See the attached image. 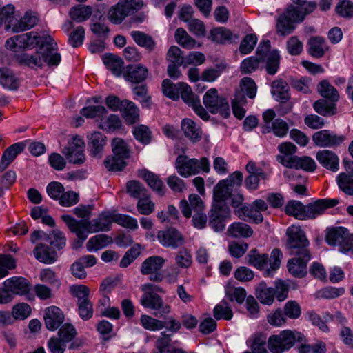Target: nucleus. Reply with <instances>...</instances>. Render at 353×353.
<instances>
[{
    "label": "nucleus",
    "instance_id": "nucleus-1",
    "mask_svg": "<svg viewBox=\"0 0 353 353\" xmlns=\"http://www.w3.org/2000/svg\"><path fill=\"white\" fill-rule=\"evenodd\" d=\"M287 235L286 247L290 254L293 256L288 262V270L296 278H303L307 273V263L312 258L308 249L309 240L299 226L289 227Z\"/></svg>",
    "mask_w": 353,
    "mask_h": 353
},
{
    "label": "nucleus",
    "instance_id": "nucleus-36",
    "mask_svg": "<svg viewBox=\"0 0 353 353\" xmlns=\"http://www.w3.org/2000/svg\"><path fill=\"white\" fill-rule=\"evenodd\" d=\"M103 61L108 69L115 76H120L123 67V61L119 57L110 54H105Z\"/></svg>",
    "mask_w": 353,
    "mask_h": 353
},
{
    "label": "nucleus",
    "instance_id": "nucleus-63",
    "mask_svg": "<svg viewBox=\"0 0 353 353\" xmlns=\"http://www.w3.org/2000/svg\"><path fill=\"white\" fill-rule=\"evenodd\" d=\"M303 343H300L301 345L298 348L299 353H325L326 345L322 341L314 345L304 344Z\"/></svg>",
    "mask_w": 353,
    "mask_h": 353
},
{
    "label": "nucleus",
    "instance_id": "nucleus-2",
    "mask_svg": "<svg viewBox=\"0 0 353 353\" xmlns=\"http://www.w3.org/2000/svg\"><path fill=\"white\" fill-rule=\"evenodd\" d=\"M40 46L34 54L21 53L16 55L17 61L31 68H41L43 62L49 66H57L61 61V55L57 52V44L52 37H43L37 41Z\"/></svg>",
    "mask_w": 353,
    "mask_h": 353
},
{
    "label": "nucleus",
    "instance_id": "nucleus-4",
    "mask_svg": "<svg viewBox=\"0 0 353 353\" xmlns=\"http://www.w3.org/2000/svg\"><path fill=\"white\" fill-rule=\"evenodd\" d=\"M316 8L314 1L303 2L299 6L289 5L285 12L277 19L276 31L281 36L290 34L295 28L294 23L303 21L305 17Z\"/></svg>",
    "mask_w": 353,
    "mask_h": 353
},
{
    "label": "nucleus",
    "instance_id": "nucleus-38",
    "mask_svg": "<svg viewBox=\"0 0 353 353\" xmlns=\"http://www.w3.org/2000/svg\"><path fill=\"white\" fill-rule=\"evenodd\" d=\"M285 212L298 219H305V207L300 201H290L285 207Z\"/></svg>",
    "mask_w": 353,
    "mask_h": 353
},
{
    "label": "nucleus",
    "instance_id": "nucleus-32",
    "mask_svg": "<svg viewBox=\"0 0 353 353\" xmlns=\"http://www.w3.org/2000/svg\"><path fill=\"white\" fill-rule=\"evenodd\" d=\"M228 232L234 238H248L253 234V230L246 223L236 222L229 226Z\"/></svg>",
    "mask_w": 353,
    "mask_h": 353
},
{
    "label": "nucleus",
    "instance_id": "nucleus-49",
    "mask_svg": "<svg viewBox=\"0 0 353 353\" xmlns=\"http://www.w3.org/2000/svg\"><path fill=\"white\" fill-rule=\"evenodd\" d=\"M175 39L176 42L184 48L192 49L196 46V41L183 28H179L176 29Z\"/></svg>",
    "mask_w": 353,
    "mask_h": 353
},
{
    "label": "nucleus",
    "instance_id": "nucleus-41",
    "mask_svg": "<svg viewBox=\"0 0 353 353\" xmlns=\"http://www.w3.org/2000/svg\"><path fill=\"white\" fill-rule=\"evenodd\" d=\"M347 231V229L343 227L333 228L330 229L326 234V242L330 245H337L339 247Z\"/></svg>",
    "mask_w": 353,
    "mask_h": 353
},
{
    "label": "nucleus",
    "instance_id": "nucleus-21",
    "mask_svg": "<svg viewBox=\"0 0 353 353\" xmlns=\"http://www.w3.org/2000/svg\"><path fill=\"white\" fill-rule=\"evenodd\" d=\"M24 144L18 142L8 147L3 153L0 161V170L3 171L24 149Z\"/></svg>",
    "mask_w": 353,
    "mask_h": 353
},
{
    "label": "nucleus",
    "instance_id": "nucleus-30",
    "mask_svg": "<svg viewBox=\"0 0 353 353\" xmlns=\"http://www.w3.org/2000/svg\"><path fill=\"white\" fill-rule=\"evenodd\" d=\"M290 87L286 81L283 80H276L272 83V94L275 97L277 101L285 102L290 98Z\"/></svg>",
    "mask_w": 353,
    "mask_h": 353
},
{
    "label": "nucleus",
    "instance_id": "nucleus-5",
    "mask_svg": "<svg viewBox=\"0 0 353 353\" xmlns=\"http://www.w3.org/2000/svg\"><path fill=\"white\" fill-rule=\"evenodd\" d=\"M305 336L296 330H283L279 334L272 335L268 341V346L272 353H283L289 350L296 343L305 342Z\"/></svg>",
    "mask_w": 353,
    "mask_h": 353
},
{
    "label": "nucleus",
    "instance_id": "nucleus-14",
    "mask_svg": "<svg viewBox=\"0 0 353 353\" xmlns=\"http://www.w3.org/2000/svg\"><path fill=\"white\" fill-rule=\"evenodd\" d=\"M141 304L145 308L154 311V315L162 317L170 312V306L164 303L161 297L155 292H143L140 299Z\"/></svg>",
    "mask_w": 353,
    "mask_h": 353
},
{
    "label": "nucleus",
    "instance_id": "nucleus-43",
    "mask_svg": "<svg viewBox=\"0 0 353 353\" xmlns=\"http://www.w3.org/2000/svg\"><path fill=\"white\" fill-rule=\"evenodd\" d=\"M314 110L325 117L332 116L336 112V107L334 103H329L324 99H320L313 104Z\"/></svg>",
    "mask_w": 353,
    "mask_h": 353
},
{
    "label": "nucleus",
    "instance_id": "nucleus-17",
    "mask_svg": "<svg viewBox=\"0 0 353 353\" xmlns=\"http://www.w3.org/2000/svg\"><path fill=\"white\" fill-rule=\"evenodd\" d=\"M279 161L287 168L302 169L307 172H313L316 167L315 161L307 156L280 157Z\"/></svg>",
    "mask_w": 353,
    "mask_h": 353
},
{
    "label": "nucleus",
    "instance_id": "nucleus-22",
    "mask_svg": "<svg viewBox=\"0 0 353 353\" xmlns=\"http://www.w3.org/2000/svg\"><path fill=\"white\" fill-rule=\"evenodd\" d=\"M88 139L91 155L94 157H101L106 145V137L99 132H94L90 134Z\"/></svg>",
    "mask_w": 353,
    "mask_h": 353
},
{
    "label": "nucleus",
    "instance_id": "nucleus-62",
    "mask_svg": "<svg viewBox=\"0 0 353 353\" xmlns=\"http://www.w3.org/2000/svg\"><path fill=\"white\" fill-rule=\"evenodd\" d=\"M137 207L141 214L149 215L154 210V203L146 194L139 199Z\"/></svg>",
    "mask_w": 353,
    "mask_h": 353
},
{
    "label": "nucleus",
    "instance_id": "nucleus-59",
    "mask_svg": "<svg viewBox=\"0 0 353 353\" xmlns=\"http://www.w3.org/2000/svg\"><path fill=\"white\" fill-rule=\"evenodd\" d=\"M127 192L131 196L137 199H140L147 194L145 188L137 181H131L127 183Z\"/></svg>",
    "mask_w": 353,
    "mask_h": 353
},
{
    "label": "nucleus",
    "instance_id": "nucleus-27",
    "mask_svg": "<svg viewBox=\"0 0 353 353\" xmlns=\"http://www.w3.org/2000/svg\"><path fill=\"white\" fill-rule=\"evenodd\" d=\"M35 258L41 263L50 264L57 259V254L48 245L39 244L34 249Z\"/></svg>",
    "mask_w": 353,
    "mask_h": 353
},
{
    "label": "nucleus",
    "instance_id": "nucleus-19",
    "mask_svg": "<svg viewBox=\"0 0 353 353\" xmlns=\"http://www.w3.org/2000/svg\"><path fill=\"white\" fill-rule=\"evenodd\" d=\"M3 286L8 288L13 295H25L30 290V283L23 277H12L3 282Z\"/></svg>",
    "mask_w": 353,
    "mask_h": 353
},
{
    "label": "nucleus",
    "instance_id": "nucleus-60",
    "mask_svg": "<svg viewBox=\"0 0 353 353\" xmlns=\"http://www.w3.org/2000/svg\"><path fill=\"white\" fill-rule=\"evenodd\" d=\"M121 126L119 117L115 114H110L107 119L101 120L100 127L106 131L113 132Z\"/></svg>",
    "mask_w": 353,
    "mask_h": 353
},
{
    "label": "nucleus",
    "instance_id": "nucleus-58",
    "mask_svg": "<svg viewBox=\"0 0 353 353\" xmlns=\"http://www.w3.org/2000/svg\"><path fill=\"white\" fill-rule=\"evenodd\" d=\"M133 134L135 139L143 144H148L151 141V132L145 125L134 127Z\"/></svg>",
    "mask_w": 353,
    "mask_h": 353
},
{
    "label": "nucleus",
    "instance_id": "nucleus-44",
    "mask_svg": "<svg viewBox=\"0 0 353 353\" xmlns=\"http://www.w3.org/2000/svg\"><path fill=\"white\" fill-rule=\"evenodd\" d=\"M213 315L215 319L230 320L233 316V312L226 301H222L217 304L213 310Z\"/></svg>",
    "mask_w": 353,
    "mask_h": 353
},
{
    "label": "nucleus",
    "instance_id": "nucleus-55",
    "mask_svg": "<svg viewBox=\"0 0 353 353\" xmlns=\"http://www.w3.org/2000/svg\"><path fill=\"white\" fill-rule=\"evenodd\" d=\"M180 85L179 97H181L183 101L189 106H191L199 100L198 97L193 93L192 88L188 84L182 82V84Z\"/></svg>",
    "mask_w": 353,
    "mask_h": 353
},
{
    "label": "nucleus",
    "instance_id": "nucleus-45",
    "mask_svg": "<svg viewBox=\"0 0 353 353\" xmlns=\"http://www.w3.org/2000/svg\"><path fill=\"white\" fill-rule=\"evenodd\" d=\"M182 82L178 83H172L170 79H165L162 83V90L166 97L172 100H178L179 99V90Z\"/></svg>",
    "mask_w": 353,
    "mask_h": 353
},
{
    "label": "nucleus",
    "instance_id": "nucleus-7",
    "mask_svg": "<svg viewBox=\"0 0 353 353\" xmlns=\"http://www.w3.org/2000/svg\"><path fill=\"white\" fill-rule=\"evenodd\" d=\"M113 156L107 157L104 164L109 171H121L126 165L125 160L130 157V149L125 141L114 138L112 141Z\"/></svg>",
    "mask_w": 353,
    "mask_h": 353
},
{
    "label": "nucleus",
    "instance_id": "nucleus-26",
    "mask_svg": "<svg viewBox=\"0 0 353 353\" xmlns=\"http://www.w3.org/2000/svg\"><path fill=\"white\" fill-rule=\"evenodd\" d=\"M308 52L315 57H322L326 51L328 50V46L325 39L320 37H312L308 41Z\"/></svg>",
    "mask_w": 353,
    "mask_h": 353
},
{
    "label": "nucleus",
    "instance_id": "nucleus-31",
    "mask_svg": "<svg viewBox=\"0 0 353 353\" xmlns=\"http://www.w3.org/2000/svg\"><path fill=\"white\" fill-rule=\"evenodd\" d=\"M256 298L263 304L271 305L275 296L274 290L272 288H268L265 283L261 282L256 288Z\"/></svg>",
    "mask_w": 353,
    "mask_h": 353
},
{
    "label": "nucleus",
    "instance_id": "nucleus-54",
    "mask_svg": "<svg viewBox=\"0 0 353 353\" xmlns=\"http://www.w3.org/2000/svg\"><path fill=\"white\" fill-rule=\"evenodd\" d=\"M140 321L145 329L150 331L160 330L165 327V322L145 314L141 316Z\"/></svg>",
    "mask_w": 353,
    "mask_h": 353
},
{
    "label": "nucleus",
    "instance_id": "nucleus-16",
    "mask_svg": "<svg viewBox=\"0 0 353 353\" xmlns=\"http://www.w3.org/2000/svg\"><path fill=\"white\" fill-rule=\"evenodd\" d=\"M157 239L163 246L173 249L182 246L185 243L183 234L174 228L159 231Z\"/></svg>",
    "mask_w": 353,
    "mask_h": 353
},
{
    "label": "nucleus",
    "instance_id": "nucleus-9",
    "mask_svg": "<svg viewBox=\"0 0 353 353\" xmlns=\"http://www.w3.org/2000/svg\"><path fill=\"white\" fill-rule=\"evenodd\" d=\"M203 101L206 108L212 114H220L224 118L230 114L228 101L225 98L219 96L216 88L210 89L203 96Z\"/></svg>",
    "mask_w": 353,
    "mask_h": 353
},
{
    "label": "nucleus",
    "instance_id": "nucleus-24",
    "mask_svg": "<svg viewBox=\"0 0 353 353\" xmlns=\"http://www.w3.org/2000/svg\"><path fill=\"white\" fill-rule=\"evenodd\" d=\"M0 84L6 89L16 90L19 87L20 80L10 69L1 68Z\"/></svg>",
    "mask_w": 353,
    "mask_h": 353
},
{
    "label": "nucleus",
    "instance_id": "nucleus-56",
    "mask_svg": "<svg viewBox=\"0 0 353 353\" xmlns=\"http://www.w3.org/2000/svg\"><path fill=\"white\" fill-rule=\"evenodd\" d=\"M241 210L243 215L248 217L250 221L255 223H262L263 217L259 210L255 208L253 205H244Z\"/></svg>",
    "mask_w": 353,
    "mask_h": 353
},
{
    "label": "nucleus",
    "instance_id": "nucleus-35",
    "mask_svg": "<svg viewBox=\"0 0 353 353\" xmlns=\"http://www.w3.org/2000/svg\"><path fill=\"white\" fill-rule=\"evenodd\" d=\"M317 90L322 97L332 102H336L339 99L338 91L327 80H323L319 83Z\"/></svg>",
    "mask_w": 353,
    "mask_h": 353
},
{
    "label": "nucleus",
    "instance_id": "nucleus-6",
    "mask_svg": "<svg viewBox=\"0 0 353 353\" xmlns=\"http://www.w3.org/2000/svg\"><path fill=\"white\" fill-rule=\"evenodd\" d=\"M175 168L177 172L183 177H189L199 174L201 171L208 172L210 163L206 157L201 159L190 158L186 155H179L175 161Z\"/></svg>",
    "mask_w": 353,
    "mask_h": 353
},
{
    "label": "nucleus",
    "instance_id": "nucleus-47",
    "mask_svg": "<svg viewBox=\"0 0 353 353\" xmlns=\"http://www.w3.org/2000/svg\"><path fill=\"white\" fill-rule=\"evenodd\" d=\"M336 181L341 191L346 194L353 196V176L342 172L338 175Z\"/></svg>",
    "mask_w": 353,
    "mask_h": 353
},
{
    "label": "nucleus",
    "instance_id": "nucleus-28",
    "mask_svg": "<svg viewBox=\"0 0 353 353\" xmlns=\"http://www.w3.org/2000/svg\"><path fill=\"white\" fill-rule=\"evenodd\" d=\"M181 128L185 137L193 142L198 141L201 139V130L192 119H184L181 122Z\"/></svg>",
    "mask_w": 353,
    "mask_h": 353
},
{
    "label": "nucleus",
    "instance_id": "nucleus-8",
    "mask_svg": "<svg viewBox=\"0 0 353 353\" xmlns=\"http://www.w3.org/2000/svg\"><path fill=\"white\" fill-rule=\"evenodd\" d=\"M142 0H119L111 7L108 13V19L114 24H120L125 18L142 8Z\"/></svg>",
    "mask_w": 353,
    "mask_h": 353
},
{
    "label": "nucleus",
    "instance_id": "nucleus-13",
    "mask_svg": "<svg viewBox=\"0 0 353 353\" xmlns=\"http://www.w3.org/2000/svg\"><path fill=\"white\" fill-rule=\"evenodd\" d=\"M345 139V135L329 130L317 131L312 136L314 143L320 148H336L341 146Z\"/></svg>",
    "mask_w": 353,
    "mask_h": 353
},
{
    "label": "nucleus",
    "instance_id": "nucleus-37",
    "mask_svg": "<svg viewBox=\"0 0 353 353\" xmlns=\"http://www.w3.org/2000/svg\"><path fill=\"white\" fill-rule=\"evenodd\" d=\"M123 104L124 105L122 107L121 112L126 123L128 124L136 123L139 117L138 108L130 101L125 100Z\"/></svg>",
    "mask_w": 353,
    "mask_h": 353
},
{
    "label": "nucleus",
    "instance_id": "nucleus-52",
    "mask_svg": "<svg viewBox=\"0 0 353 353\" xmlns=\"http://www.w3.org/2000/svg\"><path fill=\"white\" fill-rule=\"evenodd\" d=\"M16 261L10 254H0V279L8 274L9 270L15 268Z\"/></svg>",
    "mask_w": 353,
    "mask_h": 353
},
{
    "label": "nucleus",
    "instance_id": "nucleus-40",
    "mask_svg": "<svg viewBox=\"0 0 353 353\" xmlns=\"http://www.w3.org/2000/svg\"><path fill=\"white\" fill-rule=\"evenodd\" d=\"M14 7L11 4L1 6L0 8V26L5 25L6 30L12 28L14 21Z\"/></svg>",
    "mask_w": 353,
    "mask_h": 353
},
{
    "label": "nucleus",
    "instance_id": "nucleus-10",
    "mask_svg": "<svg viewBox=\"0 0 353 353\" xmlns=\"http://www.w3.org/2000/svg\"><path fill=\"white\" fill-rule=\"evenodd\" d=\"M276 113L272 109H268L263 114L264 124L262 126L263 134L273 132L278 137H284L289 131L288 123L281 119H275Z\"/></svg>",
    "mask_w": 353,
    "mask_h": 353
},
{
    "label": "nucleus",
    "instance_id": "nucleus-15",
    "mask_svg": "<svg viewBox=\"0 0 353 353\" xmlns=\"http://www.w3.org/2000/svg\"><path fill=\"white\" fill-rule=\"evenodd\" d=\"M85 143L79 137H74L68 147L63 150V154L67 160L74 164L81 165L85 162Z\"/></svg>",
    "mask_w": 353,
    "mask_h": 353
},
{
    "label": "nucleus",
    "instance_id": "nucleus-48",
    "mask_svg": "<svg viewBox=\"0 0 353 353\" xmlns=\"http://www.w3.org/2000/svg\"><path fill=\"white\" fill-rule=\"evenodd\" d=\"M143 178L154 191L157 192L159 195H163L165 186L162 181L157 175L151 172L145 171Z\"/></svg>",
    "mask_w": 353,
    "mask_h": 353
},
{
    "label": "nucleus",
    "instance_id": "nucleus-23",
    "mask_svg": "<svg viewBox=\"0 0 353 353\" xmlns=\"http://www.w3.org/2000/svg\"><path fill=\"white\" fill-rule=\"evenodd\" d=\"M148 76V68L142 64L129 65L125 75V79L132 83H141Z\"/></svg>",
    "mask_w": 353,
    "mask_h": 353
},
{
    "label": "nucleus",
    "instance_id": "nucleus-46",
    "mask_svg": "<svg viewBox=\"0 0 353 353\" xmlns=\"http://www.w3.org/2000/svg\"><path fill=\"white\" fill-rule=\"evenodd\" d=\"M248 263L258 269H264L268 261V255L267 254H260L256 250H251L248 255Z\"/></svg>",
    "mask_w": 353,
    "mask_h": 353
},
{
    "label": "nucleus",
    "instance_id": "nucleus-61",
    "mask_svg": "<svg viewBox=\"0 0 353 353\" xmlns=\"http://www.w3.org/2000/svg\"><path fill=\"white\" fill-rule=\"evenodd\" d=\"M31 308L30 305L25 303L15 305L12 310V319H25L30 316Z\"/></svg>",
    "mask_w": 353,
    "mask_h": 353
},
{
    "label": "nucleus",
    "instance_id": "nucleus-51",
    "mask_svg": "<svg viewBox=\"0 0 353 353\" xmlns=\"http://www.w3.org/2000/svg\"><path fill=\"white\" fill-rule=\"evenodd\" d=\"M225 291L230 301H236L239 304L242 303L246 297V292L243 288L228 285L225 286Z\"/></svg>",
    "mask_w": 353,
    "mask_h": 353
},
{
    "label": "nucleus",
    "instance_id": "nucleus-3",
    "mask_svg": "<svg viewBox=\"0 0 353 353\" xmlns=\"http://www.w3.org/2000/svg\"><path fill=\"white\" fill-rule=\"evenodd\" d=\"M114 214L102 212L97 219L89 220H76L72 216L64 214L61 219L67 225L69 230L74 233L79 240L77 241L79 246L87 239L89 233L100 231H108L110 230L112 223L114 222Z\"/></svg>",
    "mask_w": 353,
    "mask_h": 353
},
{
    "label": "nucleus",
    "instance_id": "nucleus-34",
    "mask_svg": "<svg viewBox=\"0 0 353 353\" xmlns=\"http://www.w3.org/2000/svg\"><path fill=\"white\" fill-rule=\"evenodd\" d=\"M232 191L233 190L225 181H220L214 189V203H223L232 196Z\"/></svg>",
    "mask_w": 353,
    "mask_h": 353
},
{
    "label": "nucleus",
    "instance_id": "nucleus-25",
    "mask_svg": "<svg viewBox=\"0 0 353 353\" xmlns=\"http://www.w3.org/2000/svg\"><path fill=\"white\" fill-rule=\"evenodd\" d=\"M130 36L138 46L145 48L148 52H152L156 48V41L150 35L143 32L133 30L130 32Z\"/></svg>",
    "mask_w": 353,
    "mask_h": 353
},
{
    "label": "nucleus",
    "instance_id": "nucleus-33",
    "mask_svg": "<svg viewBox=\"0 0 353 353\" xmlns=\"http://www.w3.org/2000/svg\"><path fill=\"white\" fill-rule=\"evenodd\" d=\"M112 242V238L106 234H97L90 238L86 243L87 250L92 252H96Z\"/></svg>",
    "mask_w": 353,
    "mask_h": 353
},
{
    "label": "nucleus",
    "instance_id": "nucleus-57",
    "mask_svg": "<svg viewBox=\"0 0 353 353\" xmlns=\"http://www.w3.org/2000/svg\"><path fill=\"white\" fill-rule=\"evenodd\" d=\"M325 205H323L321 199L317 200L314 203L305 206V219H314L317 216L323 214L325 210Z\"/></svg>",
    "mask_w": 353,
    "mask_h": 353
},
{
    "label": "nucleus",
    "instance_id": "nucleus-42",
    "mask_svg": "<svg viewBox=\"0 0 353 353\" xmlns=\"http://www.w3.org/2000/svg\"><path fill=\"white\" fill-rule=\"evenodd\" d=\"M248 343L251 351L244 353H268L265 348V337L262 334H255L249 339Z\"/></svg>",
    "mask_w": 353,
    "mask_h": 353
},
{
    "label": "nucleus",
    "instance_id": "nucleus-12",
    "mask_svg": "<svg viewBox=\"0 0 353 353\" xmlns=\"http://www.w3.org/2000/svg\"><path fill=\"white\" fill-rule=\"evenodd\" d=\"M230 219V210L223 203H213L209 213V225L216 232L223 230Z\"/></svg>",
    "mask_w": 353,
    "mask_h": 353
},
{
    "label": "nucleus",
    "instance_id": "nucleus-20",
    "mask_svg": "<svg viewBox=\"0 0 353 353\" xmlns=\"http://www.w3.org/2000/svg\"><path fill=\"white\" fill-rule=\"evenodd\" d=\"M316 158L319 163L326 169L336 172L339 169V159L332 151L323 150L317 152Z\"/></svg>",
    "mask_w": 353,
    "mask_h": 353
},
{
    "label": "nucleus",
    "instance_id": "nucleus-29",
    "mask_svg": "<svg viewBox=\"0 0 353 353\" xmlns=\"http://www.w3.org/2000/svg\"><path fill=\"white\" fill-rule=\"evenodd\" d=\"M37 22V16L34 13L27 12L19 21L13 24L12 31L13 32L25 31L33 28Z\"/></svg>",
    "mask_w": 353,
    "mask_h": 353
},
{
    "label": "nucleus",
    "instance_id": "nucleus-50",
    "mask_svg": "<svg viewBox=\"0 0 353 353\" xmlns=\"http://www.w3.org/2000/svg\"><path fill=\"white\" fill-rule=\"evenodd\" d=\"M232 35L230 30L223 27L214 28L210 32L212 40L219 43H225L230 41Z\"/></svg>",
    "mask_w": 353,
    "mask_h": 353
},
{
    "label": "nucleus",
    "instance_id": "nucleus-18",
    "mask_svg": "<svg viewBox=\"0 0 353 353\" xmlns=\"http://www.w3.org/2000/svg\"><path fill=\"white\" fill-rule=\"evenodd\" d=\"M44 320L46 328L54 331L63 323L64 315L59 307L51 306L46 309Z\"/></svg>",
    "mask_w": 353,
    "mask_h": 353
},
{
    "label": "nucleus",
    "instance_id": "nucleus-53",
    "mask_svg": "<svg viewBox=\"0 0 353 353\" xmlns=\"http://www.w3.org/2000/svg\"><path fill=\"white\" fill-rule=\"evenodd\" d=\"M113 221L121 226L130 230H134L138 228L137 220L128 215L114 214Z\"/></svg>",
    "mask_w": 353,
    "mask_h": 353
},
{
    "label": "nucleus",
    "instance_id": "nucleus-11",
    "mask_svg": "<svg viewBox=\"0 0 353 353\" xmlns=\"http://www.w3.org/2000/svg\"><path fill=\"white\" fill-rule=\"evenodd\" d=\"M165 260L160 256H152L145 259L141 263L140 272L143 275H150V280L153 282H161L163 275L161 269Z\"/></svg>",
    "mask_w": 353,
    "mask_h": 353
},
{
    "label": "nucleus",
    "instance_id": "nucleus-39",
    "mask_svg": "<svg viewBox=\"0 0 353 353\" xmlns=\"http://www.w3.org/2000/svg\"><path fill=\"white\" fill-rule=\"evenodd\" d=\"M92 8L88 6L79 5L70 10V16L74 21L81 23L87 20L92 14Z\"/></svg>",
    "mask_w": 353,
    "mask_h": 353
},
{
    "label": "nucleus",
    "instance_id": "nucleus-64",
    "mask_svg": "<svg viewBox=\"0 0 353 353\" xmlns=\"http://www.w3.org/2000/svg\"><path fill=\"white\" fill-rule=\"evenodd\" d=\"M66 345L59 336L52 337L48 341V347L51 353H64Z\"/></svg>",
    "mask_w": 353,
    "mask_h": 353
}]
</instances>
